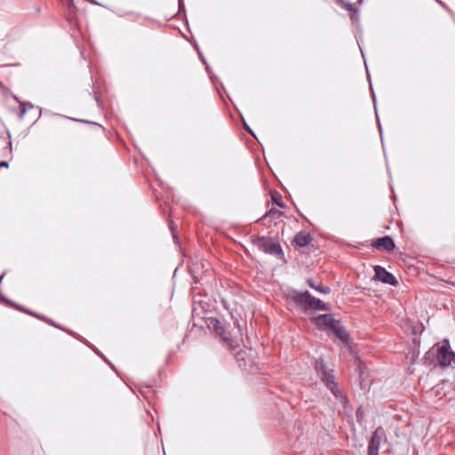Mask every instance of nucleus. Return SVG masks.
I'll return each instance as SVG.
<instances>
[{
    "label": "nucleus",
    "instance_id": "obj_1",
    "mask_svg": "<svg viewBox=\"0 0 455 455\" xmlns=\"http://www.w3.org/2000/svg\"><path fill=\"white\" fill-rule=\"evenodd\" d=\"M289 297L297 307H299L304 311L311 309L322 311L331 310L329 304L314 297L308 291H299L297 290H291L289 293Z\"/></svg>",
    "mask_w": 455,
    "mask_h": 455
},
{
    "label": "nucleus",
    "instance_id": "obj_2",
    "mask_svg": "<svg viewBox=\"0 0 455 455\" xmlns=\"http://www.w3.org/2000/svg\"><path fill=\"white\" fill-rule=\"evenodd\" d=\"M253 244L261 251L283 259L284 254L279 243L271 237L258 236L252 241Z\"/></svg>",
    "mask_w": 455,
    "mask_h": 455
},
{
    "label": "nucleus",
    "instance_id": "obj_3",
    "mask_svg": "<svg viewBox=\"0 0 455 455\" xmlns=\"http://www.w3.org/2000/svg\"><path fill=\"white\" fill-rule=\"evenodd\" d=\"M436 360L442 367L450 365L455 360V353L451 350L448 339L437 348Z\"/></svg>",
    "mask_w": 455,
    "mask_h": 455
},
{
    "label": "nucleus",
    "instance_id": "obj_4",
    "mask_svg": "<svg viewBox=\"0 0 455 455\" xmlns=\"http://www.w3.org/2000/svg\"><path fill=\"white\" fill-rule=\"evenodd\" d=\"M207 327L212 330L218 336H220L223 341L229 345H233V341L229 334L226 331L223 323L215 317H209L205 321Z\"/></svg>",
    "mask_w": 455,
    "mask_h": 455
},
{
    "label": "nucleus",
    "instance_id": "obj_5",
    "mask_svg": "<svg viewBox=\"0 0 455 455\" xmlns=\"http://www.w3.org/2000/svg\"><path fill=\"white\" fill-rule=\"evenodd\" d=\"M374 278L378 281H380L384 283L390 285H396L398 281L390 272L387 271L381 266L374 267Z\"/></svg>",
    "mask_w": 455,
    "mask_h": 455
},
{
    "label": "nucleus",
    "instance_id": "obj_6",
    "mask_svg": "<svg viewBox=\"0 0 455 455\" xmlns=\"http://www.w3.org/2000/svg\"><path fill=\"white\" fill-rule=\"evenodd\" d=\"M311 321L318 329L328 328L330 330H331L338 322L331 314L319 315L312 318Z\"/></svg>",
    "mask_w": 455,
    "mask_h": 455
},
{
    "label": "nucleus",
    "instance_id": "obj_7",
    "mask_svg": "<svg viewBox=\"0 0 455 455\" xmlns=\"http://www.w3.org/2000/svg\"><path fill=\"white\" fill-rule=\"evenodd\" d=\"M372 245L377 249L382 248L387 251H392L395 246L394 240L389 235L376 239Z\"/></svg>",
    "mask_w": 455,
    "mask_h": 455
},
{
    "label": "nucleus",
    "instance_id": "obj_8",
    "mask_svg": "<svg viewBox=\"0 0 455 455\" xmlns=\"http://www.w3.org/2000/svg\"><path fill=\"white\" fill-rule=\"evenodd\" d=\"M322 380L325 386L329 388L330 387H335V376L332 370H328L322 365Z\"/></svg>",
    "mask_w": 455,
    "mask_h": 455
},
{
    "label": "nucleus",
    "instance_id": "obj_9",
    "mask_svg": "<svg viewBox=\"0 0 455 455\" xmlns=\"http://www.w3.org/2000/svg\"><path fill=\"white\" fill-rule=\"evenodd\" d=\"M379 443L380 436L378 435V432L376 431L374 432L369 443L367 455H379Z\"/></svg>",
    "mask_w": 455,
    "mask_h": 455
},
{
    "label": "nucleus",
    "instance_id": "obj_10",
    "mask_svg": "<svg viewBox=\"0 0 455 455\" xmlns=\"http://www.w3.org/2000/svg\"><path fill=\"white\" fill-rule=\"evenodd\" d=\"M333 333L339 338L341 341L347 343L348 342V334L344 327L339 325V321H338L334 327L331 329Z\"/></svg>",
    "mask_w": 455,
    "mask_h": 455
},
{
    "label": "nucleus",
    "instance_id": "obj_11",
    "mask_svg": "<svg viewBox=\"0 0 455 455\" xmlns=\"http://www.w3.org/2000/svg\"><path fill=\"white\" fill-rule=\"evenodd\" d=\"M312 237L309 234H305L302 232L297 234L294 239L296 244L299 247L307 246V244L310 243Z\"/></svg>",
    "mask_w": 455,
    "mask_h": 455
},
{
    "label": "nucleus",
    "instance_id": "obj_12",
    "mask_svg": "<svg viewBox=\"0 0 455 455\" xmlns=\"http://www.w3.org/2000/svg\"><path fill=\"white\" fill-rule=\"evenodd\" d=\"M307 283L308 286L320 293L329 294L331 292V288L329 286H322L320 284H316L312 279H307Z\"/></svg>",
    "mask_w": 455,
    "mask_h": 455
},
{
    "label": "nucleus",
    "instance_id": "obj_13",
    "mask_svg": "<svg viewBox=\"0 0 455 455\" xmlns=\"http://www.w3.org/2000/svg\"><path fill=\"white\" fill-rule=\"evenodd\" d=\"M333 395L340 401L344 405L347 402L346 397L343 396L341 390L339 388L338 384H335V387H330L328 388Z\"/></svg>",
    "mask_w": 455,
    "mask_h": 455
},
{
    "label": "nucleus",
    "instance_id": "obj_14",
    "mask_svg": "<svg viewBox=\"0 0 455 455\" xmlns=\"http://www.w3.org/2000/svg\"><path fill=\"white\" fill-rule=\"evenodd\" d=\"M350 20H351V22L354 25H355V26L359 25L360 15H359V9L358 8H355L352 12H350Z\"/></svg>",
    "mask_w": 455,
    "mask_h": 455
},
{
    "label": "nucleus",
    "instance_id": "obj_15",
    "mask_svg": "<svg viewBox=\"0 0 455 455\" xmlns=\"http://www.w3.org/2000/svg\"><path fill=\"white\" fill-rule=\"evenodd\" d=\"M339 4L341 5L342 8L349 12V13L352 12L356 8L351 3L345 0H341Z\"/></svg>",
    "mask_w": 455,
    "mask_h": 455
},
{
    "label": "nucleus",
    "instance_id": "obj_16",
    "mask_svg": "<svg viewBox=\"0 0 455 455\" xmlns=\"http://www.w3.org/2000/svg\"><path fill=\"white\" fill-rule=\"evenodd\" d=\"M33 105L29 102L27 103H20V118L23 117L24 114L26 113L28 108H32Z\"/></svg>",
    "mask_w": 455,
    "mask_h": 455
},
{
    "label": "nucleus",
    "instance_id": "obj_17",
    "mask_svg": "<svg viewBox=\"0 0 455 455\" xmlns=\"http://www.w3.org/2000/svg\"><path fill=\"white\" fill-rule=\"evenodd\" d=\"M363 408L362 407L358 408L356 411V417H357V421L360 425L363 424Z\"/></svg>",
    "mask_w": 455,
    "mask_h": 455
},
{
    "label": "nucleus",
    "instance_id": "obj_18",
    "mask_svg": "<svg viewBox=\"0 0 455 455\" xmlns=\"http://www.w3.org/2000/svg\"><path fill=\"white\" fill-rule=\"evenodd\" d=\"M243 127L244 129L251 134L252 135L254 138H256L253 131L251 129V127L245 123L244 119H243Z\"/></svg>",
    "mask_w": 455,
    "mask_h": 455
},
{
    "label": "nucleus",
    "instance_id": "obj_19",
    "mask_svg": "<svg viewBox=\"0 0 455 455\" xmlns=\"http://www.w3.org/2000/svg\"><path fill=\"white\" fill-rule=\"evenodd\" d=\"M271 213H273L274 215H276V214L280 215V214H281V212H278V211H276V212H272V211H270V212H267V213L265 214V216H264V217H265V218H267V217H268Z\"/></svg>",
    "mask_w": 455,
    "mask_h": 455
},
{
    "label": "nucleus",
    "instance_id": "obj_20",
    "mask_svg": "<svg viewBox=\"0 0 455 455\" xmlns=\"http://www.w3.org/2000/svg\"><path fill=\"white\" fill-rule=\"evenodd\" d=\"M9 164L6 161L0 162V168L1 167H8Z\"/></svg>",
    "mask_w": 455,
    "mask_h": 455
},
{
    "label": "nucleus",
    "instance_id": "obj_21",
    "mask_svg": "<svg viewBox=\"0 0 455 455\" xmlns=\"http://www.w3.org/2000/svg\"><path fill=\"white\" fill-rule=\"evenodd\" d=\"M274 201H275V203L279 207H281V208H283V207H284V204H283L282 202L277 201V200H275V199H274Z\"/></svg>",
    "mask_w": 455,
    "mask_h": 455
},
{
    "label": "nucleus",
    "instance_id": "obj_22",
    "mask_svg": "<svg viewBox=\"0 0 455 455\" xmlns=\"http://www.w3.org/2000/svg\"><path fill=\"white\" fill-rule=\"evenodd\" d=\"M36 316L38 317V318H41V319L44 320L45 322H47V323H51V324L55 326V324L51 320L45 319V318L41 317L39 315H36Z\"/></svg>",
    "mask_w": 455,
    "mask_h": 455
},
{
    "label": "nucleus",
    "instance_id": "obj_23",
    "mask_svg": "<svg viewBox=\"0 0 455 455\" xmlns=\"http://www.w3.org/2000/svg\"><path fill=\"white\" fill-rule=\"evenodd\" d=\"M179 7H180V11L181 9H184L183 0H179Z\"/></svg>",
    "mask_w": 455,
    "mask_h": 455
},
{
    "label": "nucleus",
    "instance_id": "obj_24",
    "mask_svg": "<svg viewBox=\"0 0 455 455\" xmlns=\"http://www.w3.org/2000/svg\"><path fill=\"white\" fill-rule=\"evenodd\" d=\"M71 119L74 121H76V122H81V123H90L89 121L84 120V119H76V118H71Z\"/></svg>",
    "mask_w": 455,
    "mask_h": 455
},
{
    "label": "nucleus",
    "instance_id": "obj_25",
    "mask_svg": "<svg viewBox=\"0 0 455 455\" xmlns=\"http://www.w3.org/2000/svg\"><path fill=\"white\" fill-rule=\"evenodd\" d=\"M171 229H172V233L173 239H174V240H177V239H178V236H177L176 233L173 231V228H172V226H171Z\"/></svg>",
    "mask_w": 455,
    "mask_h": 455
},
{
    "label": "nucleus",
    "instance_id": "obj_26",
    "mask_svg": "<svg viewBox=\"0 0 455 455\" xmlns=\"http://www.w3.org/2000/svg\"><path fill=\"white\" fill-rule=\"evenodd\" d=\"M371 93H372V97H373L374 106L376 107L375 94H374V92H373V91H372V90H371Z\"/></svg>",
    "mask_w": 455,
    "mask_h": 455
},
{
    "label": "nucleus",
    "instance_id": "obj_27",
    "mask_svg": "<svg viewBox=\"0 0 455 455\" xmlns=\"http://www.w3.org/2000/svg\"><path fill=\"white\" fill-rule=\"evenodd\" d=\"M435 1H436L439 4H441L442 6H444V4H443L442 1H440V0H435Z\"/></svg>",
    "mask_w": 455,
    "mask_h": 455
},
{
    "label": "nucleus",
    "instance_id": "obj_28",
    "mask_svg": "<svg viewBox=\"0 0 455 455\" xmlns=\"http://www.w3.org/2000/svg\"><path fill=\"white\" fill-rule=\"evenodd\" d=\"M90 3L97 4L98 3L95 0H88Z\"/></svg>",
    "mask_w": 455,
    "mask_h": 455
},
{
    "label": "nucleus",
    "instance_id": "obj_29",
    "mask_svg": "<svg viewBox=\"0 0 455 455\" xmlns=\"http://www.w3.org/2000/svg\"><path fill=\"white\" fill-rule=\"evenodd\" d=\"M5 273H3L1 275H0V282L2 281V279L4 278Z\"/></svg>",
    "mask_w": 455,
    "mask_h": 455
},
{
    "label": "nucleus",
    "instance_id": "obj_30",
    "mask_svg": "<svg viewBox=\"0 0 455 455\" xmlns=\"http://www.w3.org/2000/svg\"><path fill=\"white\" fill-rule=\"evenodd\" d=\"M200 57H201L202 61L205 64V60H204V58L201 54H200Z\"/></svg>",
    "mask_w": 455,
    "mask_h": 455
},
{
    "label": "nucleus",
    "instance_id": "obj_31",
    "mask_svg": "<svg viewBox=\"0 0 455 455\" xmlns=\"http://www.w3.org/2000/svg\"><path fill=\"white\" fill-rule=\"evenodd\" d=\"M379 132L381 133L382 130H381V125L379 123Z\"/></svg>",
    "mask_w": 455,
    "mask_h": 455
},
{
    "label": "nucleus",
    "instance_id": "obj_32",
    "mask_svg": "<svg viewBox=\"0 0 455 455\" xmlns=\"http://www.w3.org/2000/svg\"><path fill=\"white\" fill-rule=\"evenodd\" d=\"M96 101H97L98 105H100V100L98 97H96Z\"/></svg>",
    "mask_w": 455,
    "mask_h": 455
},
{
    "label": "nucleus",
    "instance_id": "obj_33",
    "mask_svg": "<svg viewBox=\"0 0 455 455\" xmlns=\"http://www.w3.org/2000/svg\"><path fill=\"white\" fill-rule=\"evenodd\" d=\"M206 70H207V72L210 74V68H209V67H208V66H206Z\"/></svg>",
    "mask_w": 455,
    "mask_h": 455
},
{
    "label": "nucleus",
    "instance_id": "obj_34",
    "mask_svg": "<svg viewBox=\"0 0 455 455\" xmlns=\"http://www.w3.org/2000/svg\"><path fill=\"white\" fill-rule=\"evenodd\" d=\"M62 117L67 118V119H69V116H65V115H62Z\"/></svg>",
    "mask_w": 455,
    "mask_h": 455
},
{
    "label": "nucleus",
    "instance_id": "obj_35",
    "mask_svg": "<svg viewBox=\"0 0 455 455\" xmlns=\"http://www.w3.org/2000/svg\"><path fill=\"white\" fill-rule=\"evenodd\" d=\"M62 117L67 118V119H69V116H65V115H62Z\"/></svg>",
    "mask_w": 455,
    "mask_h": 455
},
{
    "label": "nucleus",
    "instance_id": "obj_36",
    "mask_svg": "<svg viewBox=\"0 0 455 455\" xmlns=\"http://www.w3.org/2000/svg\"><path fill=\"white\" fill-rule=\"evenodd\" d=\"M62 117L67 118V119H69V116H65V115H62Z\"/></svg>",
    "mask_w": 455,
    "mask_h": 455
},
{
    "label": "nucleus",
    "instance_id": "obj_37",
    "mask_svg": "<svg viewBox=\"0 0 455 455\" xmlns=\"http://www.w3.org/2000/svg\"><path fill=\"white\" fill-rule=\"evenodd\" d=\"M360 50H361V54H362V55H363V57L364 58L363 52L362 48H360Z\"/></svg>",
    "mask_w": 455,
    "mask_h": 455
},
{
    "label": "nucleus",
    "instance_id": "obj_38",
    "mask_svg": "<svg viewBox=\"0 0 455 455\" xmlns=\"http://www.w3.org/2000/svg\"><path fill=\"white\" fill-rule=\"evenodd\" d=\"M26 312H27L28 315H32V313H31V312H28V311H26ZM33 315H35L33 314Z\"/></svg>",
    "mask_w": 455,
    "mask_h": 455
},
{
    "label": "nucleus",
    "instance_id": "obj_39",
    "mask_svg": "<svg viewBox=\"0 0 455 455\" xmlns=\"http://www.w3.org/2000/svg\"><path fill=\"white\" fill-rule=\"evenodd\" d=\"M69 1H70V4H73V0H69Z\"/></svg>",
    "mask_w": 455,
    "mask_h": 455
},
{
    "label": "nucleus",
    "instance_id": "obj_40",
    "mask_svg": "<svg viewBox=\"0 0 455 455\" xmlns=\"http://www.w3.org/2000/svg\"><path fill=\"white\" fill-rule=\"evenodd\" d=\"M336 1H337V3L339 4L341 0H336Z\"/></svg>",
    "mask_w": 455,
    "mask_h": 455
},
{
    "label": "nucleus",
    "instance_id": "obj_41",
    "mask_svg": "<svg viewBox=\"0 0 455 455\" xmlns=\"http://www.w3.org/2000/svg\"><path fill=\"white\" fill-rule=\"evenodd\" d=\"M358 2H359V4H361L363 2V0H359Z\"/></svg>",
    "mask_w": 455,
    "mask_h": 455
}]
</instances>
